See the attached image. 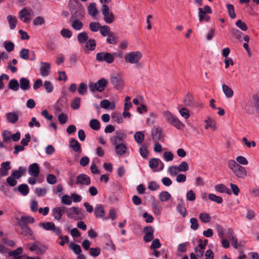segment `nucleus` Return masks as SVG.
Masks as SVG:
<instances>
[{
	"label": "nucleus",
	"instance_id": "obj_58",
	"mask_svg": "<svg viewBox=\"0 0 259 259\" xmlns=\"http://www.w3.org/2000/svg\"><path fill=\"white\" fill-rule=\"evenodd\" d=\"M211 13L212 11L210 7L207 5L205 6L203 8H199L198 9V13L207 15Z\"/></svg>",
	"mask_w": 259,
	"mask_h": 259
},
{
	"label": "nucleus",
	"instance_id": "obj_24",
	"mask_svg": "<svg viewBox=\"0 0 259 259\" xmlns=\"http://www.w3.org/2000/svg\"><path fill=\"white\" fill-rule=\"evenodd\" d=\"M152 136L155 142L163 141L164 140V136L161 131H152Z\"/></svg>",
	"mask_w": 259,
	"mask_h": 259
},
{
	"label": "nucleus",
	"instance_id": "obj_33",
	"mask_svg": "<svg viewBox=\"0 0 259 259\" xmlns=\"http://www.w3.org/2000/svg\"><path fill=\"white\" fill-rule=\"evenodd\" d=\"M116 152L117 154L121 155L124 154L126 151V147L122 143L116 144L115 146Z\"/></svg>",
	"mask_w": 259,
	"mask_h": 259
},
{
	"label": "nucleus",
	"instance_id": "obj_3",
	"mask_svg": "<svg viewBox=\"0 0 259 259\" xmlns=\"http://www.w3.org/2000/svg\"><path fill=\"white\" fill-rule=\"evenodd\" d=\"M107 81L104 78H102L96 83H90L89 84V89L92 92L97 91L102 92L104 91L105 88L107 85Z\"/></svg>",
	"mask_w": 259,
	"mask_h": 259
},
{
	"label": "nucleus",
	"instance_id": "obj_5",
	"mask_svg": "<svg viewBox=\"0 0 259 259\" xmlns=\"http://www.w3.org/2000/svg\"><path fill=\"white\" fill-rule=\"evenodd\" d=\"M91 183V178L86 174H79L76 178L75 184L78 186H87L90 185Z\"/></svg>",
	"mask_w": 259,
	"mask_h": 259
},
{
	"label": "nucleus",
	"instance_id": "obj_18",
	"mask_svg": "<svg viewBox=\"0 0 259 259\" xmlns=\"http://www.w3.org/2000/svg\"><path fill=\"white\" fill-rule=\"evenodd\" d=\"M233 173L237 177L241 179H244L247 174L245 168L240 165L236 167V169L234 170Z\"/></svg>",
	"mask_w": 259,
	"mask_h": 259
},
{
	"label": "nucleus",
	"instance_id": "obj_16",
	"mask_svg": "<svg viewBox=\"0 0 259 259\" xmlns=\"http://www.w3.org/2000/svg\"><path fill=\"white\" fill-rule=\"evenodd\" d=\"M110 81L111 83L116 89H119L121 88L122 79L120 76L118 74H115L112 75L110 78Z\"/></svg>",
	"mask_w": 259,
	"mask_h": 259
},
{
	"label": "nucleus",
	"instance_id": "obj_49",
	"mask_svg": "<svg viewBox=\"0 0 259 259\" xmlns=\"http://www.w3.org/2000/svg\"><path fill=\"white\" fill-rule=\"evenodd\" d=\"M100 31L103 36H108L112 32H110L109 26L107 25L101 26L100 28Z\"/></svg>",
	"mask_w": 259,
	"mask_h": 259
},
{
	"label": "nucleus",
	"instance_id": "obj_55",
	"mask_svg": "<svg viewBox=\"0 0 259 259\" xmlns=\"http://www.w3.org/2000/svg\"><path fill=\"white\" fill-rule=\"evenodd\" d=\"M80 98L76 97L71 103V107L73 109H78L80 107Z\"/></svg>",
	"mask_w": 259,
	"mask_h": 259
},
{
	"label": "nucleus",
	"instance_id": "obj_10",
	"mask_svg": "<svg viewBox=\"0 0 259 259\" xmlns=\"http://www.w3.org/2000/svg\"><path fill=\"white\" fill-rule=\"evenodd\" d=\"M65 212H66L68 218L75 220H78L77 215L79 214L80 212L78 208L76 207H72L67 208L66 207V209L65 210Z\"/></svg>",
	"mask_w": 259,
	"mask_h": 259
},
{
	"label": "nucleus",
	"instance_id": "obj_8",
	"mask_svg": "<svg viewBox=\"0 0 259 259\" xmlns=\"http://www.w3.org/2000/svg\"><path fill=\"white\" fill-rule=\"evenodd\" d=\"M33 13V12L31 9H28L24 8L19 13V18L24 23H28L31 19V16Z\"/></svg>",
	"mask_w": 259,
	"mask_h": 259
},
{
	"label": "nucleus",
	"instance_id": "obj_28",
	"mask_svg": "<svg viewBox=\"0 0 259 259\" xmlns=\"http://www.w3.org/2000/svg\"><path fill=\"white\" fill-rule=\"evenodd\" d=\"M21 230V234L25 237H28L33 235L32 230L27 226H19Z\"/></svg>",
	"mask_w": 259,
	"mask_h": 259
},
{
	"label": "nucleus",
	"instance_id": "obj_59",
	"mask_svg": "<svg viewBox=\"0 0 259 259\" xmlns=\"http://www.w3.org/2000/svg\"><path fill=\"white\" fill-rule=\"evenodd\" d=\"M61 35L65 38H70L72 35V32L68 29L63 28L60 31Z\"/></svg>",
	"mask_w": 259,
	"mask_h": 259
},
{
	"label": "nucleus",
	"instance_id": "obj_2",
	"mask_svg": "<svg viewBox=\"0 0 259 259\" xmlns=\"http://www.w3.org/2000/svg\"><path fill=\"white\" fill-rule=\"evenodd\" d=\"M96 59L99 62H105L108 64H111L114 62V56L111 53L102 52L96 54Z\"/></svg>",
	"mask_w": 259,
	"mask_h": 259
},
{
	"label": "nucleus",
	"instance_id": "obj_15",
	"mask_svg": "<svg viewBox=\"0 0 259 259\" xmlns=\"http://www.w3.org/2000/svg\"><path fill=\"white\" fill-rule=\"evenodd\" d=\"M10 162L6 161L1 163L0 168V176L5 177L8 175L9 170L11 169Z\"/></svg>",
	"mask_w": 259,
	"mask_h": 259
},
{
	"label": "nucleus",
	"instance_id": "obj_4",
	"mask_svg": "<svg viewBox=\"0 0 259 259\" xmlns=\"http://www.w3.org/2000/svg\"><path fill=\"white\" fill-rule=\"evenodd\" d=\"M102 14L104 16V20L106 23L110 24L115 20V17L112 12H110V9L108 5L104 4L101 8Z\"/></svg>",
	"mask_w": 259,
	"mask_h": 259
},
{
	"label": "nucleus",
	"instance_id": "obj_19",
	"mask_svg": "<svg viewBox=\"0 0 259 259\" xmlns=\"http://www.w3.org/2000/svg\"><path fill=\"white\" fill-rule=\"evenodd\" d=\"M68 5L71 13H73L74 14L75 11L82 6L80 3L77 0H70Z\"/></svg>",
	"mask_w": 259,
	"mask_h": 259
},
{
	"label": "nucleus",
	"instance_id": "obj_42",
	"mask_svg": "<svg viewBox=\"0 0 259 259\" xmlns=\"http://www.w3.org/2000/svg\"><path fill=\"white\" fill-rule=\"evenodd\" d=\"M222 89L224 93L227 98H231L233 96V91L229 86L223 84Z\"/></svg>",
	"mask_w": 259,
	"mask_h": 259
},
{
	"label": "nucleus",
	"instance_id": "obj_63",
	"mask_svg": "<svg viewBox=\"0 0 259 259\" xmlns=\"http://www.w3.org/2000/svg\"><path fill=\"white\" fill-rule=\"evenodd\" d=\"M45 23V19L41 16L36 17L33 21V24L35 26L41 25Z\"/></svg>",
	"mask_w": 259,
	"mask_h": 259
},
{
	"label": "nucleus",
	"instance_id": "obj_44",
	"mask_svg": "<svg viewBox=\"0 0 259 259\" xmlns=\"http://www.w3.org/2000/svg\"><path fill=\"white\" fill-rule=\"evenodd\" d=\"M205 122H206V125L205 126V128L206 129H207L209 127L213 129L218 127L217 126L216 122L210 118H208V119L205 121Z\"/></svg>",
	"mask_w": 259,
	"mask_h": 259
},
{
	"label": "nucleus",
	"instance_id": "obj_9",
	"mask_svg": "<svg viewBox=\"0 0 259 259\" xmlns=\"http://www.w3.org/2000/svg\"><path fill=\"white\" fill-rule=\"evenodd\" d=\"M66 209V207L64 206L54 207L52 209V216L55 220L60 221Z\"/></svg>",
	"mask_w": 259,
	"mask_h": 259
},
{
	"label": "nucleus",
	"instance_id": "obj_25",
	"mask_svg": "<svg viewBox=\"0 0 259 259\" xmlns=\"http://www.w3.org/2000/svg\"><path fill=\"white\" fill-rule=\"evenodd\" d=\"M23 252V249L22 247H18L16 249L10 251L9 252V255L10 256H13L14 259H21V254Z\"/></svg>",
	"mask_w": 259,
	"mask_h": 259
},
{
	"label": "nucleus",
	"instance_id": "obj_64",
	"mask_svg": "<svg viewBox=\"0 0 259 259\" xmlns=\"http://www.w3.org/2000/svg\"><path fill=\"white\" fill-rule=\"evenodd\" d=\"M236 25L239 27L242 31H246L247 30V26L246 24L241 21V20H238L235 23Z\"/></svg>",
	"mask_w": 259,
	"mask_h": 259
},
{
	"label": "nucleus",
	"instance_id": "obj_41",
	"mask_svg": "<svg viewBox=\"0 0 259 259\" xmlns=\"http://www.w3.org/2000/svg\"><path fill=\"white\" fill-rule=\"evenodd\" d=\"M199 219L203 223H208L211 221V217L209 214L205 212L200 213Z\"/></svg>",
	"mask_w": 259,
	"mask_h": 259
},
{
	"label": "nucleus",
	"instance_id": "obj_53",
	"mask_svg": "<svg viewBox=\"0 0 259 259\" xmlns=\"http://www.w3.org/2000/svg\"><path fill=\"white\" fill-rule=\"evenodd\" d=\"M96 46V42L94 39H88L86 41L85 46L91 51H93L95 49Z\"/></svg>",
	"mask_w": 259,
	"mask_h": 259
},
{
	"label": "nucleus",
	"instance_id": "obj_7",
	"mask_svg": "<svg viewBox=\"0 0 259 259\" xmlns=\"http://www.w3.org/2000/svg\"><path fill=\"white\" fill-rule=\"evenodd\" d=\"M149 166L153 171H158L162 170L164 165L159 159L153 158L149 160Z\"/></svg>",
	"mask_w": 259,
	"mask_h": 259
},
{
	"label": "nucleus",
	"instance_id": "obj_43",
	"mask_svg": "<svg viewBox=\"0 0 259 259\" xmlns=\"http://www.w3.org/2000/svg\"><path fill=\"white\" fill-rule=\"evenodd\" d=\"M88 10L89 14L93 17L95 16L97 14L98 11L96 7L95 3H93L90 4L88 7Z\"/></svg>",
	"mask_w": 259,
	"mask_h": 259
},
{
	"label": "nucleus",
	"instance_id": "obj_47",
	"mask_svg": "<svg viewBox=\"0 0 259 259\" xmlns=\"http://www.w3.org/2000/svg\"><path fill=\"white\" fill-rule=\"evenodd\" d=\"M54 223L53 222H47V223H40L39 226L43 228L47 231L52 230L53 228H54Z\"/></svg>",
	"mask_w": 259,
	"mask_h": 259
},
{
	"label": "nucleus",
	"instance_id": "obj_54",
	"mask_svg": "<svg viewBox=\"0 0 259 259\" xmlns=\"http://www.w3.org/2000/svg\"><path fill=\"white\" fill-rule=\"evenodd\" d=\"M208 198L211 201L217 202L219 204L223 202V198L221 197L215 195L214 194L210 193L208 195Z\"/></svg>",
	"mask_w": 259,
	"mask_h": 259
},
{
	"label": "nucleus",
	"instance_id": "obj_12",
	"mask_svg": "<svg viewBox=\"0 0 259 259\" xmlns=\"http://www.w3.org/2000/svg\"><path fill=\"white\" fill-rule=\"evenodd\" d=\"M177 211L183 217H185L187 214V210L182 198L178 199V203L176 207Z\"/></svg>",
	"mask_w": 259,
	"mask_h": 259
},
{
	"label": "nucleus",
	"instance_id": "obj_61",
	"mask_svg": "<svg viewBox=\"0 0 259 259\" xmlns=\"http://www.w3.org/2000/svg\"><path fill=\"white\" fill-rule=\"evenodd\" d=\"M155 120V114L154 113H151L149 117H147L146 119V124L150 126L154 124Z\"/></svg>",
	"mask_w": 259,
	"mask_h": 259
},
{
	"label": "nucleus",
	"instance_id": "obj_50",
	"mask_svg": "<svg viewBox=\"0 0 259 259\" xmlns=\"http://www.w3.org/2000/svg\"><path fill=\"white\" fill-rule=\"evenodd\" d=\"M117 37H116L115 34L113 32H111L107 38L106 41L109 44H113L115 45L117 44Z\"/></svg>",
	"mask_w": 259,
	"mask_h": 259
},
{
	"label": "nucleus",
	"instance_id": "obj_20",
	"mask_svg": "<svg viewBox=\"0 0 259 259\" xmlns=\"http://www.w3.org/2000/svg\"><path fill=\"white\" fill-rule=\"evenodd\" d=\"M183 102L187 106L192 107L194 105V100L193 95L188 92L184 97Z\"/></svg>",
	"mask_w": 259,
	"mask_h": 259
},
{
	"label": "nucleus",
	"instance_id": "obj_39",
	"mask_svg": "<svg viewBox=\"0 0 259 259\" xmlns=\"http://www.w3.org/2000/svg\"><path fill=\"white\" fill-rule=\"evenodd\" d=\"M70 147L76 152H80L81 151L80 145L75 139H71L70 143Z\"/></svg>",
	"mask_w": 259,
	"mask_h": 259
},
{
	"label": "nucleus",
	"instance_id": "obj_27",
	"mask_svg": "<svg viewBox=\"0 0 259 259\" xmlns=\"http://www.w3.org/2000/svg\"><path fill=\"white\" fill-rule=\"evenodd\" d=\"M19 86L22 90H28L30 88V81L28 79L22 77L20 79Z\"/></svg>",
	"mask_w": 259,
	"mask_h": 259
},
{
	"label": "nucleus",
	"instance_id": "obj_57",
	"mask_svg": "<svg viewBox=\"0 0 259 259\" xmlns=\"http://www.w3.org/2000/svg\"><path fill=\"white\" fill-rule=\"evenodd\" d=\"M88 87L87 85L82 82L78 88V92L80 95H84L87 92Z\"/></svg>",
	"mask_w": 259,
	"mask_h": 259
},
{
	"label": "nucleus",
	"instance_id": "obj_17",
	"mask_svg": "<svg viewBox=\"0 0 259 259\" xmlns=\"http://www.w3.org/2000/svg\"><path fill=\"white\" fill-rule=\"evenodd\" d=\"M34 219L30 216L23 215L18 221L19 226H27V224H32L34 222Z\"/></svg>",
	"mask_w": 259,
	"mask_h": 259
},
{
	"label": "nucleus",
	"instance_id": "obj_34",
	"mask_svg": "<svg viewBox=\"0 0 259 259\" xmlns=\"http://www.w3.org/2000/svg\"><path fill=\"white\" fill-rule=\"evenodd\" d=\"M159 200L162 202L167 201L171 198V195L167 191H162L158 195Z\"/></svg>",
	"mask_w": 259,
	"mask_h": 259
},
{
	"label": "nucleus",
	"instance_id": "obj_40",
	"mask_svg": "<svg viewBox=\"0 0 259 259\" xmlns=\"http://www.w3.org/2000/svg\"><path fill=\"white\" fill-rule=\"evenodd\" d=\"M88 39V33L85 31L79 33L77 35V40L80 44H84Z\"/></svg>",
	"mask_w": 259,
	"mask_h": 259
},
{
	"label": "nucleus",
	"instance_id": "obj_35",
	"mask_svg": "<svg viewBox=\"0 0 259 259\" xmlns=\"http://www.w3.org/2000/svg\"><path fill=\"white\" fill-rule=\"evenodd\" d=\"M169 123L172 124L178 129L182 128L184 126L183 123L176 116H174Z\"/></svg>",
	"mask_w": 259,
	"mask_h": 259
},
{
	"label": "nucleus",
	"instance_id": "obj_36",
	"mask_svg": "<svg viewBox=\"0 0 259 259\" xmlns=\"http://www.w3.org/2000/svg\"><path fill=\"white\" fill-rule=\"evenodd\" d=\"M7 19L9 22L10 28L11 29H14L16 27L17 23V18L15 16L12 15H8L7 16Z\"/></svg>",
	"mask_w": 259,
	"mask_h": 259
},
{
	"label": "nucleus",
	"instance_id": "obj_51",
	"mask_svg": "<svg viewBox=\"0 0 259 259\" xmlns=\"http://www.w3.org/2000/svg\"><path fill=\"white\" fill-rule=\"evenodd\" d=\"M90 126L92 130H99L100 128V123L96 119H93L90 121Z\"/></svg>",
	"mask_w": 259,
	"mask_h": 259
},
{
	"label": "nucleus",
	"instance_id": "obj_45",
	"mask_svg": "<svg viewBox=\"0 0 259 259\" xmlns=\"http://www.w3.org/2000/svg\"><path fill=\"white\" fill-rule=\"evenodd\" d=\"M134 138L138 144H141L144 140V135L142 132L138 131L135 134Z\"/></svg>",
	"mask_w": 259,
	"mask_h": 259
},
{
	"label": "nucleus",
	"instance_id": "obj_37",
	"mask_svg": "<svg viewBox=\"0 0 259 259\" xmlns=\"http://www.w3.org/2000/svg\"><path fill=\"white\" fill-rule=\"evenodd\" d=\"M125 137L124 134L121 133H117L116 136L113 137L111 139L113 144H118L120 142L122 141Z\"/></svg>",
	"mask_w": 259,
	"mask_h": 259
},
{
	"label": "nucleus",
	"instance_id": "obj_21",
	"mask_svg": "<svg viewBox=\"0 0 259 259\" xmlns=\"http://www.w3.org/2000/svg\"><path fill=\"white\" fill-rule=\"evenodd\" d=\"M74 12V14L73 13H71V16L70 18V20L78 18L81 19L84 16V8L82 6H81L80 8L75 11Z\"/></svg>",
	"mask_w": 259,
	"mask_h": 259
},
{
	"label": "nucleus",
	"instance_id": "obj_1",
	"mask_svg": "<svg viewBox=\"0 0 259 259\" xmlns=\"http://www.w3.org/2000/svg\"><path fill=\"white\" fill-rule=\"evenodd\" d=\"M28 247L31 251H35L37 254L44 253L48 249L47 246L38 241L28 244Z\"/></svg>",
	"mask_w": 259,
	"mask_h": 259
},
{
	"label": "nucleus",
	"instance_id": "obj_62",
	"mask_svg": "<svg viewBox=\"0 0 259 259\" xmlns=\"http://www.w3.org/2000/svg\"><path fill=\"white\" fill-rule=\"evenodd\" d=\"M4 47L7 52H11L14 50L15 45L13 42L7 41L4 43Z\"/></svg>",
	"mask_w": 259,
	"mask_h": 259
},
{
	"label": "nucleus",
	"instance_id": "obj_22",
	"mask_svg": "<svg viewBox=\"0 0 259 259\" xmlns=\"http://www.w3.org/2000/svg\"><path fill=\"white\" fill-rule=\"evenodd\" d=\"M15 191H19L23 196H26L29 193L28 186L25 184H22L18 187L14 189Z\"/></svg>",
	"mask_w": 259,
	"mask_h": 259
},
{
	"label": "nucleus",
	"instance_id": "obj_30",
	"mask_svg": "<svg viewBox=\"0 0 259 259\" xmlns=\"http://www.w3.org/2000/svg\"><path fill=\"white\" fill-rule=\"evenodd\" d=\"M100 106L103 108H109L111 110L114 109L115 107V105L113 102L110 103L109 100L106 99L101 101Z\"/></svg>",
	"mask_w": 259,
	"mask_h": 259
},
{
	"label": "nucleus",
	"instance_id": "obj_48",
	"mask_svg": "<svg viewBox=\"0 0 259 259\" xmlns=\"http://www.w3.org/2000/svg\"><path fill=\"white\" fill-rule=\"evenodd\" d=\"M226 7L228 14L231 19H234L236 17V14L234 10V7L232 4H227Z\"/></svg>",
	"mask_w": 259,
	"mask_h": 259
},
{
	"label": "nucleus",
	"instance_id": "obj_38",
	"mask_svg": "<svg viewBox=\"0 0 259 259\" xmlns=\"http://www.w3.org/2000/svg\"><path fill=\"white\" fill-rule=\"evenodd\" d=\"M70 21L72 22L71 26L74 29L76 30H79L82 28L83 26V24L78 19H74Z\"/></svg>",
	"mask_w": 259,
	"mask_h": 259
},
{
	"label": "nucleus",
	"instance_id": "obj_52",
	"mask_svg": "<svg viewBox=\"0 0 259 259\" xmlns=\"http://www.w3.org/2000/svg\"><path fill=\"white\" fill-rule=\"evenodd\" d=\"M111 118L114 121L117 122L118 123L123 122V118L121 114L119 112H114L111 115Z\"/></svg>",
	"mask_w": 259,
	"mask_h": 259
},
{
	"label": "nucleus",
	"instance_id": "obj_13",
	"mask_svg": "<svg viewBox=\"0 0 259 259\" xmlns=\"http://www.w3.org/2000/svg\"><path fill=\"white\" fill-rule=\"evenodd\" d=\"M40 74L42 76H48L51 70V65L49 63L40 62Z\"/></svg>",
	"mask_w": 259,
	"mask_h": 259
},
{
	"label": "nucleus",
	"instance_id": "obj_56",
	"mask_svg": "<svg viewBox=\"0 0 259 259\" xmlns=\"http://www.w3.org/2000/svg\"><path fill=\"white\" fill-rule=\"evenodd\" d=\"M190 228L193 230H197L199 227L198 220L195 218H192L190 220Z\"/></svg>",
	"mask_w": 259,
	"mask_h": 259
},
{
	"label": "nucleus",
	"instance_id": "obj_29",
	"mask_svg": "<svg viewBox=\"0 0 259 259\" xmlns=\"http://www.w3.org/2000/svg\"><path fill=\"white\" fill-rule=\"evenodd\" d=\"M151 206L154 214L156 215H159L161 213V208L158 205V202L154 200L151 202Z\"/></svg>",
	"mask_w": 259,
	"mask_h": 259
},
{
	"label": "nucleus",
	"instance_id": "obj_32",
	"mask_svg": "<svg viewBox=\"0 0 259 259\" xmlns=\"http://www.w3.org/2000/svg\"><path fill=\"white\" fill-rule=\"evenodd\" d=\"M7 119L9 122L16 123L18 120V115L15 112H9L6 114Z\"/></svg>",
	"mask_w": 259,
	"mask_h": 259
},
{
	"label": "nucleus",
	"instance_id": "obj_14",
	"mask_svg": "<svg viewBox=\"0 0 259 259\" xmlns=\"http://www.w3.org/2000/svg\"><path fill=\"white\" fill-rule=\"evenodd\" d=\"M29 174L33 177H38L39 174V167L36 163H33L29 165L28 170Z\"/></svg>",
	"mask_w": 259,
	"mask_h": 259
},
{
	"label": "nucleus",
	"instance_id": "obj_11",
	"mask_svg": "<svg viewBox=\"0 0 259 259\" xmlns=\"http://www.w3.org/2000/svg\"><path fill=\"white\" fill-rule=\"evenodd\" d=\"M144 232L145 233L144 240L145 242H150L153 239L154 230L151 226H147L145 227L144 229Z\"/></svg>",
	"mask_w": 259,
	"mask_h": 259
},
{
	"label": "nucleus",
	"instance_id": "obj_6",
	"mask_svg": "<svg viewBox=\"0 0 259 259\" xmlns=\"http://www.w3.org/2000/svg\"><path fill=\"white\" fill-rule=\"evenodd\" d=\"M142 55L140 52H132L124 56L125 61L131 64L137 63L142 58Z\"/></svg>",
	"mask_w": 259,
	"mask_h": 259
},
{
	"label": "nucleus",
	"instance_id": "obj_23",
	"mask_svg": "<svg viewBox=\"0 0 259 259\" xmlns=\"http://www.w3.org/2000/svg\"><path fill=\"white\" fill-rule=\"evenodd\" d=\"M94 213L97 218H102L105 213L103 206L101 204L97 205L95 208Z\"/></svg>",
	"mask_w": 259,
	"mask_h": 259
},
{
	"label": "nucleus",
	"instance_id": "obj_60",
	"mask_svg": "<svg viewBox=\"0 0 259 259\" xmlns=\"http://www.w3.org/2000/svg\"><path fill=\"white\" fill-rule=\"evenodd\" d=\"M89 27L91 31L97 32L100 29L101 26L99 22H92L90 23Z\"/></svg>",
	"mask_w": 259,
	"mask_h": 259
},
{
	"label": "nucleus",
	"instance_id": "obj_46",
	"mask_svg": "<svg viewBox=\"0 0 259 259\" xmlns=\"http://www.w3.org/2000/svg\"><path fill=\"white\" fill-rule=\"evenodd\" d=\"M69 247L72 249L74 253L76 254H79L81 252L80 246L77 244L73 242H70L69 245Z\"/></svg>",
	"mask_w": 259,
	"mask_h": 259
},
{
	"label": "nucleus",
	"instance_id": "obj_31",
	"mask_svg": "<svg viewBox=\"0 0 259 259\" xmlns=\"http://www.w3.org/2000/svg\"><path fill=\"white\" fill-rule=\"evenodd\" d=\"M8 88L15 92L17 91L19 88L18 81L15 79H11L8 83Z\"/></svg>",
	"mask_w": 259,
	"mask_h": 259
},
{
	"label": "nucleus",
	"instance_id": "obj_26",
	"mask_svg": "<svg viewBox=\"0 0 259 259\" xmlns=\"http://www.w3.org/2000/svg\"><path fill=\"white\" fill-rule=\"evenodd\" d=\"M26 171V169L23 167H19L18 169L14 170L11 174V176L15 179L18 180L20 179L22 174H24Z\"/></svg>",
	"mask_w": 259,
	"mask_h": 259
}]
</instances>
